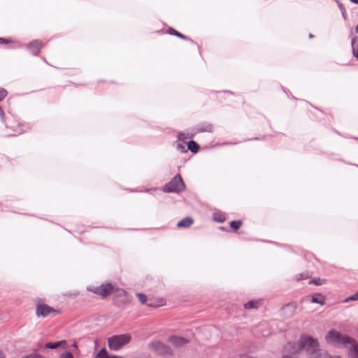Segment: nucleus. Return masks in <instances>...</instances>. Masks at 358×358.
Returning <instances> with one entry per match:
<instances>
[{"label":"nucleus","instance_id":"obj_8","mask_svg":"<svg viewBox=\"0 0 358 358\" xmlns=\"http://www.w3.org/2000/svg\"><path fill=\"white\" fill-rule=\"evenodd\" d=\"M58 311L46 304H38L36 308V315L38 317H47L51 313H57Z\"/></svg>","mask_w":358,"mask_h":358},{"label":"nucleus","instance_id":"obj_32","mask_svg":"<svg viewBox=\"0 0 358 358\" xmlns=\"http://www.w3.org/2000/svg\"><path fill=\"white\" fill-rule=\"evenodd\" d=\"M178 148L181 150H184L185 146L182 145L181 143H178Z\"/></svg>","mask_w":358,"mask_h":358},{"label":"nucleus","instance_id":"obj_6","mask_svg":"<svg viewBox=\"0 0 358 358\" xmlns=\"http://www.w3.org/2000/svg\"><path fill=\"white\" fill-rule=\"evenodd\" d=\"M149 346L151 350L159 355L169 356L173 355L171 349L168 345L159 341H153L150 343Z\"/></svg>","mask_w":358,"mask_h":358},{"label":"nucleus","instance_id":"obj_16","mask_svg":"<svg viewBox=\"0 0 358 358\" xmlns=\"http://www.w3.org/2000/svg\"><path fill=\"white\" fill-rule=\"evenodd\" d=\"M63 345H66V342L65 341H59V342H55V343H46L44 346L45 348H48V349H56L58 347H60Z\"/></svg>","mask_w":358,"mask_h":358},{"label":"nucleus","instance_id":"obj_26","mask_svg":"<svg viewBox=\"0 0 358 358\" xmlns=\"http://www.w3.org/2000/svg\"><path fill=\"white\" fill-rule=\"evenodd\" d=\"M7 96V92L4 89L0 88V101Z\"/></svg>","mask_w":358,"mask_h":358},{"label":"nucleus","instance_id":"obj_24","mask_svg":"<svg viewBox=\"0 0 358 358\" xmlns=\"http://www.w3.org/2000/svg\"><path fill=\"white\" fill-rule=\"evenodd\" d=\"M358 299V292H356L355 294L349 296V297H347L345 300H344V302H348L350 301H356Z\"/></svg>","mask_w":358,"mask_h":358},{"label":"nucleus","instance_id":"obj_20","mask_svg":"<svg viewBox=\"0 0 358 358\" xmlns=\"http://www.w3.org/2000/svg\"><path fill=\"white\" fill-rule=\"evenodd\" d=\"M353 55L358 59V39H353L352 41Z\"/></svg>","mask_w":358,"mask_h":358},{"label":"nucleus","instance_id":"obj_13","mask_svg":"<svg viewBox=\"0 0 358 358\" xmlns=\"http://www.w3.org/2000/svg\"><path fill=\"white\" fill-rule=\"evenodd\" d=\"M199 148L200 147H199V144L194 141H190L187 143L188 150L192 151L194 154H196L198 152V151L199 150Z\"/></svg>","mask_w":358,"mask_h":358},{"label":"nucleus","instance_id":"obj_25","mask_svg":"<svg viewBox=\"0 0 358 358\" xmlns=\"http://www.w3.org/2000/svg\"><path fill=\"white\" fill-rule=\"evenodd\" d=\"M22 358H45V357L41 355L32 353V354H30V355H28L26 356H23Z\"/></svg>","mask_w":358,"mask_h":358},{"label":"nucleus","instance_id":"obj_3","mask_svg":"<svg viewBox=\"0 0 358 358\" xmlns=\"http://www.w3.org/2000/svg\"><path fill=\"white\" fill-rule=\"evenodd\" d=\"M87 289L102 298H106L111 295L117 289L111 283H103L98 287H88Z\"/></svg>","mask_w":358,"mask_h":358},{"label":"nucleus","instance_id":"obj_30","mask_svg":"<svg viewBox=\"0 0 358 358\" xmlns=\"http://www.w3.org/2000/svg\"><path fill=\"white\" fill-rule=\"evenodd\" d=\"M311 282L314 283L315 285H321V282H320V279H315L313 281H311Z\"/></svg>","mask_w":358,"mask_h":358},{"label":"nucleus","instance_id":"obj_12","mask_svg":"<svg viewBox=\"0 0 358 358\" xmlns=\"http://www.w3.org/2000/svg\"><path fill=\"white\" fill-rule=\"evenodd\" d=\"M194 222V220L190 217H187L178 222L177 227L178 228H187L189 227Z\"/></svg>","mask_w":358,"mask_h":358},{"label":"nucleus","instance_id":"obj_11","mask_svg":"<svg viewBox=\"0 0 358 358\" xmlns=\"http://www.w3.org/2000/svg\"><path fill=\"white\" fill-rule=\"evenodd\" d=\"M169 342L176 347H182L188 343V340L179 336H171L169 339Z\"/></svg>","mask_w":358,"mask_h":358},{"label":"nucleus","instance_id":"obj_1","mask_svg":"<svg viewBox=\"0 0 358 358\" xmlns=\"http://www.w3.org/2000/svg\"><path fill=\"white\" fill-rule=\"evenodd\" d=\"M289 348H293L294 351L290 352V354L288 355L290 358H294L296 352L298 350H304L308 354L312 356L315 353H317L318 352H322V350L319 349V343L313 337L309 336H301L299 342L296 345L292 344L291 343H288L285 347V349L288 350Z\"/></svg>","mask_w":358,"mask_h":358},{"label":"nucleus","instance_id":"obj_21","mask_svg":"<svg viewBox=\"0 0 358 358\" xmlns=\"http://www.w3.org/2000/svg\"><path fill=\"white\" fill-rule=\"evenodd\" d=\"M213 220L217 222L222 223L225 220V217L222 214L215 213L213 215Z\"/></svg>","mask_w":358,"mask_h":358},{"label":"nucleus","instance_id":"obj_31","mask_svg":"<svg viewBox=\"0 0 358 358\" xmlns=\"http://www.w3.org/2000/svg\"><path fill=\"white\" fill-rule=\"evenodd\" d=\"M306 278H307L306 275H303V274H300L299 277L297 276L296 279L299 280Z\"/></svg>","mask_w":358,"mask_h":358},{"label":"nucleus","instance_id":"obj_22","mask_svg":"<svg viewBox=\"0 0 358 358\" xmlns=\"http://www.w3.org/2000/svg\"><path fill=\"white\" fill-rule=\"evenodd\" d=\"M242 225V222L240 220H234L230 222V226L235 230H237Z\"/></svg>","mask_w":358,"mask_h":358},{"label":"nucleus","instance_id":"obj_10","mask_svg":"<svg viewBox=\"0 0 358 358\" xmlns=\"http://www.w3.org/2000/svg\"><path fill=\"white\" fill-rule=\"evenodd\" d=\"M196 129L199 132L212 133L214 131V127L210 122H203L197 124Z\"/></svg>","mask_w":358,"mask_h":358},{"label":"nucleus","instance_id":"obj_5","mask_svg":"<svg viewBox=\"0 0 358 358\" xmlns=\"http://www.w3.org/2000/svg\"><path fill=\"white\" fill-rule=\"evenodd\" d=\"M350 337L343 336L339 332L335 330L329 331L325 336L327 342L328 343L333 345L342 343L345 345L347 343V342L350 340Z\"/></svg>","mask_w":358,"mask_h":358},{"label":"nucleus","instance_id":"obj_14","mask_svg":"<svg viewBox=\"0 0 358 358\" xmlns=\"http://www.w3.org/2000/svg\"><path fill=\"white\" fill-rule=\"evenodd\" d=\"M311 302L323 305L324 303V298L322 294H314L312 296Z\"/></svg>","mask_w":358,"mask_h":358},{"label":"nucleus","instance_id":"obj_18","mask_svg":"<svg viewBox=\"0 0 358 358\" xmlns=\"http://www.w3.org/2000/svg\"><path fill=\"white\" fill-rule=\"evenodd\" d=\"M259 304L260 301H250L245 303L244 307L247 309L256 308L259 306Z\"/></svg>","mask_w":358,"mask_h":358},{"label":"nucleus","instance_id":"obj_9","mask_svg":"<svg viewBox=\"0 0 358 358\" xmlns=\"http://www.w3.org/2000/svg\"><path fill=\"white\" fill-rule=\"evenodd\" d=\"M345 347L348 349L350 358H358V343L357 341L350 338Z\"/></svg>","mask_w":358,"mask_h":358},{"label":"nucleus","instance_id":"obj_34","mask_svg":"<svg viewBox=\"0 0 358 358\" xmlns=\"http://www.w3.org/2000/svg\"><path fill=\"white\" fill-rule=\"evenodd\" d=\"M351 2L358 4V0H350Z\"/></svg>","mask_w":358,"mask_h":358},{"label":"nucleus","instance_id":"obj_15","mask_svg":"<svg viewBox=\"0 0 358 358\" xmlns=\"http://www.w3.org/2000/svg\"><path fill=\"white\" fill-rule=\"evenodd\" d=\"M95 358H123L122 357L108 356L106 349H101L95 356Z\"/></svg>","mask_w":358,"mask_h":358},{"label":"nucleus","instance_id":"obj_2","mask_svg":"<svg viewBox=\"0 0 358 358\" xmlns=\"http://www.w3.org/2000/svg\"><path fill=\"white\" fill-rule=\"evenodd\" d=\"M131 341V336L129 334H121L113 336L108 338V347L110 350H118L129 343Z\"/></svg>","mask_w":358,"mask_h":358},{"label":"nucleus","instance_id":"obj_35","mask_svg":"<svg viewBox=\"0 0 358 358\" xmlns=\"http://www.w3.org/2000/svg\"><path fill=\"white\" fill-rule=\"evenodd\" d=\"M355 31L358 34V24L357 25L356 28H355Z\"/></svg>","mask_w":358,"mask_h":358},{"label":"nucleus","instance_id":"obj_27","mask_svg":"<svg viewBox=\"0 0 358 358\" xmlns=\"http://www.w3.org/2000/svg\"><path fill=\"white\" fill-rule=\"evenodd\" d=\"M59 358H73L72 354L69 352H65L62 354Z\"/></svg>","mask_w":358,"mask_h":358},{"label":"nucleus","instance_id":"obj_17","mask_svg":"<svg viewBox=\"0 0 358 358\" xmlns=\"http://www.w3.org/2000/svg\"><path fill=\"white\" fill-rule=\"evenodd\" d=\"M167 32L171 35L176 36L177 37L182 38L183 40L187 39V38L185 35L175 30L173 28H169Z\"/></svg>","mask_w":358,"mask_h":358},{"label":"nucleus","instance_id":"obj_33","mask_svg":"<svg viewBox=\"0 0 358 358\" xmlns=\"http://www.w3.org/2000/svg\"><path fill=\"white\" fill-rule=\"evenodd\" d=\"M0 358H5L4 355L3 354V352L1 350H0Z\"/></svg>","mask_w":358,"mask_h":358},{"label":"nucleus","instance_id":"obj_7","mask_svg":"<svg viewBox=\"0 0 358 358\" xmlns=\"http://www.w3.org/2000/svg\"><path fill=\"white\" fill-rule=\"evenodd\" d=\"M45 43L41 40H34L27 45L28 50L34 55H38L41 50L45 45Z\"/></svg>","mask_w":358,"mask_h":358},{"label":"nucleus","instance_id":"obj_29","mask_svg":"<svg viewBox=\"0 0 358 358\" xmlns=\"http://www.w3.org/2000/svg\"><path fill=\"white\" fill-rule=\"evenodd\" d=\"M289 308H291L293 310L296 309V306L292 304H287L284 307L285 309Z\"/></svg>","mask_w":358,"mask_h":358},{"label":"nucleus","instance_id":"obj_23","mask_svg":"<svg viewBox=\"0 0 358 358\" xmlns=\"http://www.w3.org/2000/svg\"><path fill=\"white\" fill-rule=\"evenodd\" d=\"M136 296L138 299L139 301L143 304L145 303L147 301V296L144 294L138 293L136 294Z\"/></svg>","mask_w":358,"mask_h":358},{"label":"nucleus","instance_id":"obj_28","mask_svg":"<svg viewBox=\"0 0 358 358\" xmlns=\"http://www.w3.org/2000/svg\"><path fill=\"white\" fill-rule=\"evenodd\" d=\"M12 40L8 38H0V44H8L12 43Z\"/></svg>","mask_w":358,"mask_h":358},{"label":"nucleus","instance_id":"obj_19","mask_svg":"<svg viewBox=\"0 0 358 358\" xmlns=\"http://www.w3.org/2000/svg\"><path fill=\"white\" fill-rule=\"evenodd\" d=\"M310 358H331L330 355L324 351L318 352L310 357Z\"/></svg>","mask_w":358,"mask_h":358},{"label":"nucleus","instance_id":"obj_4","mask_svg":"<svg viewBox=\"0 0 358 358\" xmlns=\"http://www.w3.org/2000/svg\"><path fill=\"white\" fill-rule=\"evenodd\" d=\"M185 184L180 175L175 176L168 184L164 187L166 192H179L184 189Z\"/></svg>","mask_w":358,"mask_h":358}]
</instances>
